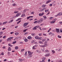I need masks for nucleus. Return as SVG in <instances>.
Here are the masks:
<instances>
[{
    "label": "nucleus",
    "instance_id": "1",
    "mask_svg": "<svg viewBox=\"0 0 62 62\" xmlns=\"http://www.w3.org/2000/svg\"><path fill=\"white\" fill-rule=\"evenodd\" d=\"M44 43V45H40V47H46V46H47V43L45 42Z\"/></svg>",
    "mask_w": 62,
    "mask_h": 62
},
{
    "label": "nucleus",
    "instance_id": "2",
    "mask_svg": "<svg viewBox=\"0 0 62 62\" xmlns=\"http://www.w3.org/2000/svg\"><path fill=\"white\" fill-rule=\"evenodd\" d=\"M43 19L41 18L39 20H38L37 22L38 23H41L42 22V21H43Z\"/></svg>",
    "mask_w": 62,
    "mask_h": 62
},
{
    "label": "nucleus",
    "instance_id": "3",
    "mask_svg": "<svg viewBox=\"0 0 62 62\" xmlns=\"http://www.w3.org/2000/svg\"><path fill=\"white\" fill-rule=\"evenodd\" d=\"M56 31L57 34H59L60 33V31L59 29H56Z\"/></svg>",
    "mask_w": 62,
    "mask_h": 62
},
{
    "label": "nucleus",
    "instance_id": "4",
    "mask_svg": "<svg viewBox=\"0 0 62 62\" xmlns=\"http://www.w3.org/2000/svg\"><path fill=\"white\" fill-rule=\"evenodd\" d=\"M28 56L31 55V54H33V53L29 51H28Z\"/></svg>",
    "mask_w": 62,
    "mask_h": 62
},
{
    "label": "nucleus",
    "instance_id": "5",
    "mask_svg": "<svg viewBox=\"0 0 62 62\" xmlns=\"http://www.w3.org/2000/svg\"><path fill=\"white\" fill-rule=\"evenodd\" d=\"M50 55V53L47 54L45 55V56L46 57H48V56H49Z\"/></svg>",
    "mask_w": 62,
    "mask_h": 62
},
{
    "label": "nucleus",
    "instance_id": "6",
    "mask_svg": "<svg viewBox=\"0 0 62 62\" xmlns=\"http://www.w3.org/2000/svg\"><path fill=\"white\" fill-rule=\"evenodd\" d=\"M29 23H24V24L23 25V26H24V27H25V26H26L27 25H28V24Z\"/></svg>",
    "mask_w": 62,
    "mask_h": 62
},
{
    "label": "nucleus",
    "instance_id": "7",
    "mask_svg": "<svg viewBox=\"0 0 62 62\" xmlns=\"http://www.w3.org/2000/svg\"><path fill=\"white\" fill-rule=\"evenodd\" d=\"M13 38V37H11L10 38H8V39H7V41H9V40H10L12 39Z\"/></svg>",
    "mask_w": 62,
    "mask_h": 62
},
{
    "label": "nucleus",
    "instance_id": "8",
    "mask_svg": "<svg viewBox=\"0 0 62 62\" xmlns=\"http://www.w3.org/2000/svg\"><path fill=\"white\" fill-rule=\"evenodd\" d=\"M21 13H18L17 14H16V15L15 16L16 17H18L20 15H21Z\"/></svg>",
    "mask_w": 62,
    "mask_h": 62
},
{
    "label": "nucleus",
    "instance_id": "9",
    "mask_svg": "<svg viewBox=\"0 0 62 62\" xmlns=\"http://www.w3.org/2000/svg\"><path fill=\"white\" fill-rule=\"evenodd\" d=\"M44 14V13L43 12V13H42V14L39 13V15L40 16H43V15Z\"/></svg>",
    "mask_w": 62,
    "mask_h": 62
},
{
    "label": "nucleus",
    "instance_id": "10",
    "mask_svg": "<svg viewBox=\"0 0 62 62\" xmlns=\"http://www.w3.org/2000/svg\"><path fill=\"white\" fill-rule=\"evenodd\" d=\"M35 38L36 39H38L39 40V37H38V36H36Z\"/></svg>",
    "mask_w": 62,
    "mask_h": 62
},
{
    "label": "nucleus",
    "instance_id": "11",
    "mask_svg": "<svg viewBox=\"0 0 62 62\" xmlns=\"http://www.w3.org/2000/svg\"><path fill=\"white\" fill-rule=\"evenodd\" d=\"M28 39H32V38L30 36H29L28 37Z\"/></svg>",
    "mask_w": 62,
    "mask_h": 62
},
{
    "label": "nucleus",
    "instance_id": "12",
    "mask_svg": "<svg viewBox=\"0 0 62 62\" xmlns=\"http://www.w3.org/2000/svg\"><path fill=\"white\" fill-rule=\"evenodd\" d=\"M16 39H20L21 38V37H17L16 38Z\"/></svg>",
    "mask_w": 62,
    "mask_h": 62
},
{
    "label": "nucleus",
    "instance_id": "13",
    "mask_svg": "<svg viewBox=\"0 0 62 62\" xmlns=\"http://www.w3.org/2000/svg\"><path fill=\"white\" fill-rule=\"evenodd\" d=\"M45 53H48V52H49V50L47 49H46L45 50Z\"/></svg>",
    "mask_w": 62,
    "mask_h": 62
},
{
    "label": "nucleus",
    "instance_id": "14",
    "mask_svg": "<svg viewBox=\"0 0 62 62\" xmlns=\"http://www.w3.org/2000/svg\"><path fill=\"white\" fill-rule=\"evenodd\" d=\"M39 43L40 44H43V42L42 41H41L40 40L39 41Z\"/></svg>",
    "mask_w": 62,
    "mask_h": 62
},
{
    "label": "nucleus",
    "instance_id": "15",
    "mask_svg": "<svg viewBox=\"0 0 62 62\" xmlns=\"http://www.w3.org/2000/svg\"><path fill=\"white\" fill-rule=\"evenodd\" d=\"M25 15L24 14H22L21 16V17H25Z\"/></svg>",
    "mask_w": 62,
    "mask_h": 62
},
{
    "label": "nucleus",
    "instance_id": "16",
    "mask_svg": "<svg viewBox=\"0 0 62 62\" xmlns=\"http://www.w3.org/2000/svg\"><path fill=\"white\" fill-rule=\"evenodd\" d=\"M58 14V15L59 16L62 15H61V12H59Z\"/></svg>",
    "mask_w": 62,
    "mask_h": 62
},
{
    "label": "nucleus",
    "instance_id": "17",
    "mask_svg": "<svg viewBox=\"0 0 62 62\" xmlns=\"http://www.w3.org/2000/svg\"><path fill=\"white\" fill-rule=\"evenodd\" d=\"M43 18H44V20H46V18H47V17L45 16H43Z\"/></svg>",
    "mask_w": 62,
    "mask_h": 62
},
{
    "label": "nucleus",
    "instance_id": "18",
    "mask_svg": "<svg viewBox=\"0 0 62 62\" xmlns=\"http://www.w3.org/2000/svg\"><path fill=\"white\" fill-rule=\"evenodd\" d=\"M51 2V0H49L48 1H47L46 2V4H48V3H49V2Z\"/></svg>",
    "mask_w": 62,
    "mask_h": 62
},
{
    "label": "nucleus",
    "instance_id": "19",
    "mask_svg": "<svg viewBox=\"0 0 62 62\" xmlns=\"http://www.w3.org/2000/svg\"><path fill=\"white\" fill-rule=\"evenodd\" d=\"M24 41L25 42H27L28 41V39L26 38H25V39H24Z\"/></svg>",
    "mask_w": 62,
    "mask_h": 62
},
{
    "label": "nucleus",
    "instance_id": "20",
    "mask_svg": "<svg viewBox=\"0 0 62 62\" xmlns=\"http://www.w3.org/2000/svg\"><path fill=\"white\" fill-rule=\"evenodd\" d=\"M7 21H6L5 22H4L3 23V24H2V25H3V24H6V23H8Z\"/></svg>",
    "mask_w": 62,
    "mask_h": 62
},
{
    "label": "nucleus",
    "instance_id": "21",
    "mask_svg": "<svg viewBox=\"0 0 62 62\" xmlns=\"http://www.w3.org/2000/svg\"><path fill=\"white\" fill-rule=\"evenodd\" d=\"M52 52L53 53V54H54V53H55V52L54 50H52Z\"/></svg>",
    "mask_w": 62,
    "mask_h": 62
},
{
    "label": "nucleus",
    "instance_id": "22",
    "mask_svg": "<svg viewBox=\"0 0 62 62\" xmlns=\"http://www.w3.org/2000/svg\"><path fill=\"white\" fill-rule=\"evenodd\" d=\"M37 29L36 26L35 27H34L33 28V30H36Z\"/></svg>",
    "mask_w": 62,
    "mask_h": 62
},
{
    "label": "nucleus",
    "instance_id": "23",
    "mask_svg": "<svg viewBox=\"0 0 62 62\" xmlns=\"http://www.w3.org/2000/svg\"><path fill=\"white\" fill-rule=\"evenodd\" d=\"M3 32L2 31H1L0 32V36L2 35V34H3Z\"/></svg>",
    "mask_w": 62,
    "mask_h": 62
},
{
    "label": "nucleus",
    "instance_id": "24",
    "mask_svg": "<svg viewBox=\"0 0 62 62\" xmlns=\"http://www.w3.org/2000/svg\"><path fill=\"white\" fill-rule=\"evenodd\" d=\"M44 10H45V9H44V8H43L41 10V12H43V11H44Z\"/></svg>",
    "mask_w": 62,
    "mask_h": 62
},
{
    "label": "nucleus",
    "instance_id": "25",
    "mask_svg": "<svg viewBox=\"0 0 62 62\" xmlns=\"http://www.w3.org/2000/svg\"><path fill=\"white\" fill-rule=\"evenodd\" d=\"M21 18H18L16 20V21H19V20H21Z\"/></svg>",
    "mask_w": 62,
    "mask_h": 62
},
{
    "label": "nucleus",
    "instance_id": "26",
    "mask_svg": "<svg viewBox=\"0 0 62 62\" xmlns=\"http://www.w3.org/2000/svg\"><path fill=\"white\" fill-rule=\"evenodd\" d=\"M13 22V20H10L8 22L9 23H12Z\"/></svg>",
    "mask_w": 62,
    "mask_h": 62
},
{
    "label": "nucleus",
    "instance_id": "27",
    "mask_svg": "<svg viewBox=\"0 0 62 62\" xmlns=\"http://www.w3.org/2000/svg\"><path fill=\"white\" fill-rule=\"evenodd\" d=\"M55 22V21H52L51 22H50L51 23H54Z\"/></svg>",
    "mask_w": 62,
    "mask_h": 62
},
{
    "label": "nucleus",
    "instance_id": "28",
    "mask_svg": "<svg viewBox=\"0 0 62 62\" xmlns=\"http://www.w3.org/2000/svg\"><path fill=\"white\" fill-rule=\"evenodd\" d=\"M51 36H54V34L53 33H51Z\"/></svg>",
    "mask_w": 62,
    "mask_h": 62
},
{
    "label": "nucleus",
    "instance_id": "29",
    "mask_svg": "<svg viewBox=\"0 0 62 62\" xmlns=\"http://www.w3.org/2000/svg\"><path fill=\"white\" fill-rule=\"evenodd\" d=\"M15 35H18L19 34V33L18 32H16L15 33Z\"/></svg>",
    "mask_w": 62,
    "mask_h": 62
},
{
    "label": "nucleus",
    "instance_id": "30",
    "mask_svg": "<svg viewBox=\"0 0 62 62\" xmlns=\"http://www.w3.org/2000/svg\"><path fill=\"white\" fill-rule=\"evenodd\" d=\"M11 50V49L10 48V47H9L8 49V51H10Z\"/></svg>",
    "mask_w": 62,
    "mask_h": 62
},
{
    "label": "nucleus",
    "instance_id": "31",
    "mask_svg": "<svg viewBox=\"0 0 62 62\" xmlns=\"http://www.w3.org/2000/svg\"><path fill=\"white\" fill-rule=\"evenodd\" d=\"M27 55V51H26V52L24 54V55L25 56H26Z\"/></svg>",
    "mask_w": 62,
    "mask_h": 62
},
{
    "label": "nucleus",
    "instance_id": "32",
    "mask_svg": "<svg viewBox=\"0 0 62 62\" xmlns=\"http://www.w3.org/2000/svg\"><path fill=\"white\" fill-rule=\"evenodd\" d=\"M48 11H49V10L48 9L46 10L45 11V12H48Z\"/></svg>",
    "mask_w": 62,
    "mask_h": 62
},
{
    "label": "nucleus",
    "instance_id": "33",
    "mask_svg": "<svg viewBox=\"0 0 62 62\" xmlns=\"http://www.w3.org/2000/svg\"><path fill=\"white\" fill-rule=\"evenodd\" d=\"M18 46H16L15 47V49H16V50H17V49H18Z\"/></svg>",
    "mask_w": 62,
    "mask_h": 62
},
{
    "label": "nucleus",
    "instance_id": "34",
    "mask_svg": "<svg viewBox=\"0 0 62 62\" xmlns=\"http://www.w3.org/2000/svg\"><path fill=\"white\" fill-rule=\"evenodd\" d=\"M42 8H45V7H46V5H43L42 6Z\"/></svg>",
    "mask_w": 62,
    "mask_h": 62
},
{
    "label": "nucleus",
    "instance_id": "35",
    "mask_svg": "<svg viewBox=\"0 0 62 62\" xmlns=\"http://www.w3.org/2000/svg\"><path fill=\"white\" fill-rule=\"evenodd\" d=\"M27 30H28V29H26L25 30H24L23 31V32H26V31Z\"/></svg>",
    "mask_w": 62,
    "mask_h": 62
},
{
    "label": "nucleus",
    "instance_id": "36",
    "mask_svg": "<svg viewBox=\"0 0 62 62\" xmlns=\"http://www.w3.org/2000/svg\"><path fill=\"white\" fill-rule=\"evenodd\" d=\"M43 60H45V59H46V58L45 57H43L42 58Z\"/></svg>",
    "mask_w": 62,
    "mask_h": 62
},
{
    "label": "nucleus",
    "instance_id": "37",
    "mask_svg": "<svg viewBox=\"0 0 62 62\" xmlns=\"http://www.w3.org/2000/svg\"><path fill=\"white\" fill-rule=\"evenodd\" d=\"M19 61H23V60L22 59H19Z\"/></svg>",
    "mask_w": 62,
    "mask_h": 62
},
{
    "label": "nucleus",
    "instance_id": "38",
    "mask_svg": "<svg viewBox=\"0 0 62 62\" xmlns=\"http://www.w3.org/2000/svg\"><path fill=\"white\" fill-rule=\"evenodd\" d=\"M26 12V10H24L23 11V13H25Z\"/></svg>",
    "mask_w": 62,
    "mask_h": 62
},
{
    "label": "nucleus",
    "instance_id": "39",
    "mask_svg": "<svg viewBox=\"0 0 62 62\" xmlns=\"http://www.w3.org/2000/svg\"><path fill=\"white\" fill-rule=\"evenodd\" d=\"M18 12V11H15L14 12V13H17Z\"/></svg>",
    "mask_w": 62,
    "mask_h": 62
},
{
    "label": "nucleus",
    "instance_id": "40",
    "mask_svg": "<svg viewBox=\"0 0 62 62\" xmlns=\"http://www.w3.org/2000/svg\"><path fill=\"white\" fill-rule=\"evenodd\" d=\"M45 40H46V39H43V40H42V41L43 42H44V41H45Z\"/></svg>",
    "mask_w": 62,
    "mask_h": 62
},
{
    "label": "nucleus",
    "instance_id": "41",
    "mask_svg": "<svg viewBox=\"0 0 62 62\" xmlns=\"http://www.w3.org/2000/svg\"><path fill=\"white\" fill-rule=\"evenodd\" d=\"M58 37L59 38H61V36H60L59 35L58 36Z\"/></svg>",
    "mask_w": 62,
    "mask_h": 62
},
{
    "label": "nucleus",
    "instance_id": "42",
    "mask_svg": "<svg viewBox=\"0 0 62 62\" xmlns=\"http://www.w3.org/2000/svg\"><path fill=\"white\" fill-rule=\"evenodd\" d=\"M43 39L41 37H40L39 38V39H40V40H42Z\"/></svg>",
    "mask_w": 62,
    "mask_h": 62
},
{
    "label": "nucleus",
    "instance_id": "43",
    "mask_svg": "<svg viewBox=\"0 0 62 62\" xmlns=\"http://www.w3.org/2000/svg\"><path fill=\"white\" fill-rule=\"evenodd\" d=\"M39 36H40L42 35V33H40L39 34Z\"/></svg>",
    "mask_w": 62,
    "mask_h": 62
},
{
    "label": "nucleus",
    "instance_id": "44",
    "mask_svg": "<svg viewBox=\"0 0 62 62\" xmlns=\"http://www.w3.org/2000/svg\"><path fill=\"white\" fill-rule=\"evenodd\" d=\"M43 36H47V35H46V34L45 33H43Z\"/></svg>",
    "mask_w": 62,
    "mask_h": 62
},
{
    "label": "nucleus",
    "instance_id": "45",
    "mask_svg": "<svg viewBox=\"0 0 62 62\" xmlns=\"http://www.w3.org/2000/svg\"><path fill=\"white\" fill-rule=\"evenodd\" d=\"M24 51V49H23L21 50V52H23V51Z\"/></svg>",
    "mask_w": 62,
    "mask_h": 62
},
{
    "label": "nucleus",
    "instance_id": "46",
    "mask_svg": "<svg viewBox=\"0 0 62 62\" xmlns=\"http://www.w3.org/2000/svg\"><path fill=\"white\" fill-rule=\"evenodd\" d=\"M32 49H36V48L35 47V46H34L32 47Z\"/></svg>",
    "mask_w": 62,
    "mask_h": 62
},
{
    "label": "nucleus",
    "instance_id": "47",
    "mask_svg": "<svg viewBox=\"0 0 62 62\" xmlns=\"http://www.w3.org/2000/svg\"><path fill=\"white\" fill-rule=\"evenodd\" d=\"M36 27L37 28H39V27H40L39 26H37Z\"/></svg>",
    "mask_w": 62,
    "mask_h": 62
},
{
    "label": "nucleus",
    "instance_id": "48",
    "mask_svg": "<svg viewBox=\"0 0 62 62\" xmlns=\"http://www.w3.org/2000/svg\"><path fill=\"white\" fill-rule=\"evenodd\" d=\"M60 31L61 33H62V29H60Z\"/></svg>",
    "mask_w": 62,
    "mask_h": 62
},
{
    "label": "nucleus",
    "instance_id": "49",
    "mask_svg": "<svg viewBox=\"0 0 62 62\" xmlns=\"http://www.w3.org/2000/svg\"><path fill=\"white\" fill-rule=\"evenodd\" d=\"M16 41H14L13 42V44H15V43H16Z\"/></svg>",
    "mask_w": 62,
    "mask_h": 62
},
{
    "label": "nucleus",
    "instance_id": "50",
    "mask_svg": "<svg viewBox=\"0 0 62 62\" xmlns=\"http://www.w3.org/2000/svg\"><path fill=\"white\" fill-rule=\"evenodd\" d=\"M34 23H37V21H36L34 22Z\"/></svg>",
    "mask_w": 62,
    "mask_h": 62
},
{
    "label": "nucleus",
    "instance_id": "51",
    "mask_svg": "<svg viewBox=\"0 0 62 62\" xmlns=\"http://www.w3.org/2000/svg\"><path fill=\"white\" fill-rule=\"evenodd\" d=\"M16 5V4H12V6H15Z\"/></svg>",
    "mask_w": 62,
    "mask_h": 62
},
{
    "label": "nucleus",
    "instance_id": "52",
    "mask_svg": "<svg viewBox=\"0 0 62 62\" xmlns=\"http://www.w3.org/2000/svg\"><path fill=\"white\" fill-rule=\"evenodd\" d=\"M46 28H43V30H46Z\"/></svg>",
    "mask_w": 62,
    "mask_h": 62
},
{
    "label": "nucleus",
    "instance_id": "53",
    "mask_svg": "<svg viewBox=\"0 0 62 62\" xmlns=\"http://www.w3.org/2000/svg\"><path fill=\"white\" fill-rule=\"evenodd\" d=\"M51 30V28H50L49 29V30L48 31V32H49V31H50Z\"/></svg>",
    "mask_w": 62,
    "mask_h": 62
},
{
    "label": "nucleus",
    "instance_id": "54",
    "mask_svg": "<svg viewBox=\"0 0 62 62\" xmlns=\"http://www.w3.org/2000/svg\"><path fill=\"white\" fill-rule=\"evenodd\" d=\"M34 13V12H32L31 13V14H33Z\"/></svg>",
    "mask_w": 62,
    "mask_h": 62
},
{
    "label": "nucleus",
    "instance_id": "55",
    "mask_svg": "<svg viewBox=\"0 0 62 62\" xmlns=\"http://www.w3.org/2000/svg\"><path fill=\"white\" fill-rule=\"evenodd\" d=\"M32 36H34L35 35V34L34 33H32L31 34Z\"/></svg>",
    "mask_w": 62,
    "mask_h": 62
},
{
    "label": "nucleus",
    "instance_id": "56",
    "mask_svg": "<svg viewBox=\"0 0 62 62\" xmlns=\"http://www.w3.org/2000/svg\"><path fill=\"white\" fill-rule=\"evenodd\" d=\"M29 18H30V17L29 16L27 17V20H28V19H29Z\"/></svg>",
    "mask_w": 62,
    "mask_h": 62
},
{
    "label": "nucleus",
    "instance_id": "57",
    "mask_svg": "<svg viewBox=\"0 0 62 62\" xmlns=\"http://www.w3.org/2000/svg\"><path fill=\"white\" fill-rule=\"evenodd\" d=\"M0 25H3V23L0 22Z\"/></svg>",
    "mask_w": 62,
    "mask_h": 62
},
{
    "label": "nucleus",
    "instance_id": "58",
    "mask_svg": "<svg viewBox=\"0 0 62 62\" xmlns=\"http://www.w3.org/2000/svg\"><path fill=\"white\" fill-rule=\"evenodd\" d=\"M53 18V17H51L50 18V20H52V18Z\"/></svg>",
    "mask_w": 62,
    "mask_h": 62
},
{
    "label": "nucleus",
    "instance_id": "59",
    "mask_svg": "<svg viewBox=\"0 0 62 62\" xmlns=\"http://www.w3.org/2000/svg\"><path fill=\"white\" fill-rule=\"evenodd\" d=\"M8 45L9 46H11V45L10 44H8Z\"/></svg>",
    "mask_w": 62,
    "mask_h": 62
},
{
    "label": "nucleus",
    "instance_id": "60",
    "mask_svg": "<svg viewBox=\"0 0 62 62\" xmlns=\"http://www.w3.org/2000/svg\"><path fill=\"white\" fill-rule=\"evenodd\" d=\"M28 32H26L24 34H25V35H27V34H28Z\"/></svg>",
    "mask_w": 62,
    "mask_h": 62
},
{
    "label": "nucleus",
    "instance_id": "61",
    "mask_svg": "<svg viewBox=\"0 0 62 62\" xmlns=\"http://www.w3.org/2000/svg\"><path fill=\"white\" fill-rule=\"evenodd\" d=\"M6 36H5L3 37V39H5L6 38Z\"/></svg>",
    "mask_w": 62,
    "mask_h": 62
},
{
    "label": "nucleus",
    "instance_id": "62",
    "mask_svg": "<svg viewBox=\"0 0 62 62\" xmlns=\"http://www.w3.org/2000/svg\"><path fill=\"white\" fill-rule=\"evenodd\" d=\"M49 6H53V4H50L49 5Z\"/></svg>",
    "mask_w": 62,
    "mask_h": 62
},
{
    "label": "nucleus",
    "instance_id": "63",
    "mask_svg": "<svg viewBox=\"0 0 62 62\" xmlns=\"http://www.w3.org/2000/svg\"><path fill=\"white\" fill-rule=\"evenodd\" d=\"M3 49H6V47H5V46H4L3 47Z\"/></svg>",
    "mask_w": 62,
    "mask_h": 62
},
{
    "label": "nucleus",
    "instance_id": "64",
    "mask_svg": "<svg viewBox=\"0 0 62 62\" xmlns=\"http://www.w3.org/2000/svg\"><path fill=\"white\" fill-rule=\"evenodd\" d=\"M45 60H42V62H45V61H44Z\"/></svg>",
    "mask_w": 62,
    "mask_h": 62
}]
</instances>
